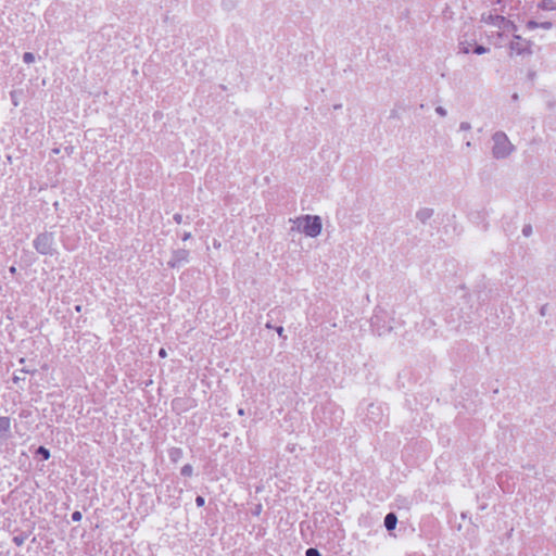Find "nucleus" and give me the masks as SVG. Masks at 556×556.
<instances>
[{
  "mask_svg": "<svg viewBox=\"0 0 556 556\" xmlns=\"http://www.w3.org/2000/svg\"><path fill=\"white\" fill-rule=\"evenodd\" d=\"M291 232L304 233L306 237L316 238L321 233L323 223L318 215H301L290 218Z\"/></svg>",
  "mask_w": 556,
  "mask_h": 556,
  "instance_id": "obj_1",
  "label": "nucleus"
},
{
  "mask_svg": "<svg viewBox=\"0 0 556 556\" xmlns=\"http://www.w3.org/2000/svg\"><path fill=\"white\" fill-rule=\"evenodd\" d=\"M492 156L496 160L507 159L515 151L514 144L504 131L492 135Z\"/></svg>",
  "mask_w": 556,
  "mask_h": 556,
  "instance_id": "obj_2",
  "label": "nucleus"
},
{
  "mask_svg": "<svg viewBox=\"0 0 556 556\" xmlns=\"http://www.w3.org/2000/svg\"><path fill=\"white\" fill-rule=\"evenodd\" d=\"M34 248L35 250L43 255H53L54 250V236L52 232H41L36 236L34 239Z\"/></svg>",
  "mask_w": 556,
  "mask_h": 556,
  "instance_id": "obj_3",
  "label": "nucleus"
},
{
  "mask_svg": "<svg viewBox=\"0 0 556 556\" xmlns=\"http://www.w3.org/2000/svg\"><path fill=\"white\" fill-rule=\"evenodd\" d=\"M509 52L510 55H530L532 54V43L519 35H515L509 42Z\"/></svg>",
  "mask_w": 556,
  "mask_h": 556,
  "instance_id": "obj_4",
  "label": "nucleus"
},
{
  "mask_svg": "<svg viewBox=\"0 0 556 556\" xmlns=\"http://www.w3.org/2000/svg\"><path fill=\"white\" fill-rule=\"evenodd\" d=\"M190 253L186 249L172 251L170 260L167 262L169 268H178L189 262Z\"/></svg>",
  "mask_w": 556,
  "mask_h": 556,
  "instance_id": "obj_5",
  "label": "nucleus"
},
{
  "mask_svg": "<svg viewBox=\"0 0 556 556\" xmlns=\"http://www.w3.org/2000/svg\"><path fill=\"white\" fill-rule=\"evenodd\" d=\"M11 421L9 417H0V442L9 438Z\"/></svg>",
  "mask_w": 556,
  "mask_h": 556,
  "instance_id": "obj_6",
  "label": "nucleus"
},
{
  "mask_svg": "<svg viewBox=\"0 0 556 556\" xmlns=\"http://www.w3.org/2000/svg\"><path fill=\"white\" fill-rule=\"evenodd\" d=\"M433 210L430 208V207H422L420 208L417 213H416V217L418 218V220H420L421 223H426L427 220H429L432 216H433Z\"/></svg>",
  "mask_w": 556,
  "mask_h": 556,
  "instance_id": "obj_7",
  "label": "nucleus"
},
{
  "mask_svg": "<svg viewBox=\"0 0 556 556\" xmlns=\"http://www.w3.org/2000/svg\"><path fill=\"white\" fill-rule=\"evenodd\" d=\"M496 21L498 22V24H497L498 27L503 28L504 30H508V31L517 30L516 25L513 22L505 20L503 16H496Z\"/></svg>",
  "mask_w": 556,
  "mask_h": 556,
  "instance_id": "obj_8",
  "label": "nucleus"
},
{
  "mask_svg": "<svg viewBox=\"0 0 556 556\" xmlns=\"http://www.w3.org/2000/svg\"><path fill=\"white\" fill-rule=\"evenodd\" d=\"M397 518L393 513H390L384 518V527L387 530H393L396 527Z\"/></svg>",
  "mask_w": 556,
  "mask_h": 556,
  "instance_id": "obj_9",
  "label": "nucleus"
},
{
  "mask_svg": "<svg viewBox=\"0 0 556 556\" xmlns=\"http://www.w3.org/2000/svg\"><path fill=\"white\" fill-rule=\"evenodd\" d=\"M168 456H169V459L174 463H177L181 459L182 457V450L179 448V447H172L169 451H168Z\"/></svg>",
  "mask_w": 556,
  "mask_h": 556,
  "instance_id": "obj_10",
  "label": "nucleus"
},
{
  "mask_svg": "<svg viewBox=\"0 0 556 556\" xmlns=\"http://www.w3.org/2000/svg\"><path fill=\"white\" fill-rule=\"evenodd\" d=\"M541 8L543 10H556V0H542Z\"/></svg>",
  "mask_w": 556,
  "mask_h": 556,
  "instance_id": "obj_11",
  "label": "nucleus"
},
{
  "mask_svg": "<svg viewBox=\"0 0 556 556\" xmlns=\"http://www.w3.org/2000/svg\"><path fill=\"white\" fill-rule=\"evenodd\" d=\"M470 47H471V45L469 42L465 41V42L459 43L458 49H459L460 53L467 54L470 52Z\"/></svg>",
  "mask_w": 556,
  "mask_h": 556,
  "instance_id": "obj_12",
  "label": "nucleus"
},
{
  "mask_svg": "<svg viewBox=\"0 0 556 556\" xmlns=\"http://www.w3.org/2000/svg\"><path fill=\"white\" fill-rule=\"evenodd\" d=\"M193 473V468L191 465L187 464L181 468V475L185 477H191Z\"/></svg>",
  "mask_w": 556,
  "mask_h": 556,
  "instance_id": "obj_13",
  "label": "nucleus"
},
{
  "mask_svg": "<svg viewBox=\"0 0 556 556\" xmlns=\"http://www.w3.org/2000/svg\"><path fill=\"white\" fill-rule=\"evenodd\" d=\"M35 60H36V58H35V55H34V53H31V52H25V53L23 54V61H24L25 63H27V64L34 63V62H35Z\"/></svg>",
  "mask_w": 556,
  "mask_h": 556,
  "instance_id": "obj_14",
  "label": "nucleus"
},
{
  "mask_svg": "<svg viewBox=\"0 0 556 556\" xmlns=\"http://www.w3.org/2000/svg\"><path fill=\"white\" fill-rule=\"evenodd\" d=\"M37 453H38V454H40V455H42V457H43L45 459H49V458H50V452H49V450H47V448H46V447H43V446H40V447L37 450Z\"/></svg>",
  "mask_w": 556,
  "mask_h": 556,
  "instance_id": "obj_15",
  "label": "nucleus"
},
{
  "mask_svg": "<svg viewBox=\"0 0 556 556\" xmlns=\"http://www.w3.org/2000/svg\"><path fill=\"white\" fill-rule=\"evenodd\" d=\"M26 538L24 535H16L13 538V542L17 545V546H22L25 542Z\"/></svg>",
  "mask_w": 556,
  "mask_h": 556,
  "instance_id": "obj_16",
  "label": "nucleus"
},
{
  "mask_svg": "<svg viewBox=\"0 0 556 556\" xmlns=\"http://www.w3.org/2000/svg\"><path fill=\"white\" fill-rule=\"evenodd\" d=\"M459 129L463 131H469L471 129V125L468 122H462L459 124Z\"/></svg>",
  "mask_w": 556,
  "mask_h": 556,
  "instance_id": "obj_17",
  "label": "nucleus"
},
{
  "mask_svg": "<svg viewBox=\"0 0 556 556\" xmlns=\"http://www.w3.org/2000/svg\"><path fill=\"white\" fill-rule=\"evenodd\" d=\"M475 53L477 54H484L488 52V49L483 46H477L473 50Z\"/></svg>",
  "mask_w": 556,
  "mask_h": 556,
  "instance_id": "obj_18",
  "label": "nucleus"
},
{
  "mask_svg": "<svg viewBox=\"0 0 556 556\" xmlns=\"http://www.w3.org/2000/svg\"><path fill=\"white\" fill-rule=\"evenodd\" d=\"M306 556H320L316 548H308L305 553Z\"/></svg>",
  "mask_w": 556,
  "mask_h": 556,
  "instance_id": "obj_19",
  "label": "nucleus"
},
{
  "mask_svg": "<svg viewBox=\"0 0 556 556\" xmlns=\"http://www.w3.org/2000/svg\"><path fill=\"white\" fill-rule=\"evenodd\" d=\"M81 517H83V516H81V513H80V511H78V510H77V511H74V513L72 514V519H73V521H80V520H81Z\"/></svg>",
  "mask_w": 556,
  "mask_h": 556,
  "instance_id": "obj_20",
  "label": "nucleus"
},
{
  "mask_svg": "<svg viewBox=\"0 0 556 556\" xmlns=\"http://www.w3.org/2000/svg\"><path fill=\"white\" fill-rule=\"evenodd\" d=\"M435 112L442 117L446 116L447 114L446 110L442 106H437Z\"/></svg>",
  "mask_w": 556,
  "mask_h": 556,
  "instance_id": "obj_21",
  "label": "nucleus"
},
{
  "mask_svg": "<svg viewBox=\"0 0 556 556\" xmlns=\"http://www.w3.org/2000/svg\"><path fill=\"white\" fill-rule=\"evenodd\" d=\"M526 26L528 29H534V28L539 27V23H536L534 21H529Z\"/></svg>",
  "mask_w": 556,
  "mask_h": 556,
  "instance_id": "obj_22",
  "label": "nucleus"
},
{
  "mask_svg": "<svg viewBox=\"0 0 556 556\" xmlns=\"http://www.w3.org/2000/svg\"><path fill=\"white\" fill-rule=\"evenodd\" d=\"M539 27L544 28V29H551L552 28V23L551 22H543V23L539 24Z\"/></svg>",
  "mask_w": 556,
  "mask_h": 556,
  "instance_id": "obj_23",
  "label": "nucleus"
},
{
  "mask_svg": "<svg viewBox=\"0 0 556 556\" xmlns=\"http://www.w3.org/2000/svg\"><path fill=\"white\" fill-rule=\"evenodd\" d=\"M10 94H11V98H12L13 105L17 106L18 105V101H17V98H16V91H12Z\"/></svg>",
  "mask_w": 556,
  "mask_h": 556,
  "instance_id": "obj_24",
  "label": "nucleus"
},
{
  "mask_svg": "<svg viewBox=\"0 0 556 556\" xmlns=\"http://www.w3.org/2000/svg\"><path fill=\"white\" fill-rule=\"evenodd\" d=\"M261 511H262V505L258 504L255 506V508L253 510V515L258 516L261 514Z\"/></svg>",
  "mask_w": 556,
  "mask_h": 556,
  "instance_id": "obj_25",
  "label": "nucleus"
},
{
  "mask_svg": "<svg viewBox=\"0 0 556 556\" xmlns=\"http://www.w3.org/2000/svg\"><path fill=\"white\" fill-rule=\"evenodd\" d=\"M174 220H175L177 224H181V223H182V215H181V214H175V215H174Z\"/></svg>",
  "mask_w": 556,
  "mask_h": 556,
  "instance_id": "obj_26",
  "label": "nucleus"
},
{
  "mask_svg": "<svg viewBox=\"0 0 556 556\" xmlns=\"http://www.w3.org/2000/svg\"><path fill=\"white\" fill-rule=\"evenodd\" d=\"M195 503H197L198 506H203L205 501H204V498L202 496H198L195 498Z\"/></svg>",
  "mask_w": 556,
  "mask_h": 556,
  "instance_id": "obj_27",
  "label": "nucleus"
},
{
  "mask_svg": "<svg viewBox=\"0 0 556 556\" xmlns=\"http://www.w3.org/2000/svg\"><path fill=\"white\" fill-rule=\"evenodd\" d=\"M159 355H160V357L165 358V357L167 356V352H166V350L162 348V349L159 351Z\"/></svg>",
  "mask_w": 556,
  "mask_h": 556,
  "instance_id": "obj_28",
  "label": "nucleus"
},
{
  "mask_svg": "<svg viewBox=\"0 0 556 556\" xmlns=\"http://www.w3.org/2000/svg\"><path fill=\"white\" fill-rule=\"evenodd\" d=\"M276 331H277L278 336H280V337H282V336H283V327H281V326H280V327H277V328H276Z\"/></svg>",
  "mask_w": 556,
  "mask_h": 556,
  "instance_id": "obj_29",
  "label": "nucleus"
},
{
  "mask_svg": "<svg viewBox=\"0 0 556 556\" xmlns=\"http://www.w3.org/2000/svg\"><path fill=\"white\" fill-rule=\"evenodd\" d=\"M191 238V233L190 232H185L184 236H182V240L184 241H187Z\"/></svg>",
  "mask_w": 556,
  "mask_h": 556,
  "instance_id": "obj_30",
  "label": "nucleus"
},
{
  "mask_svg": "<svg viewBox=\"0 0 556 556\" xmlns=\"http://www.w3.org/2000/svg\"><path fill=\"white\" fill-rule=\"evenodd\" d=\"M213 245H214L215 249H219L222 244H220L219 241L214 240Z\"/></svg>",
  "mask_w": 556,
  "mask_h": 556,
  "instance_id": "obj_31",
  "label": "nucleus"
},
{
  "mask_svg": "<svg viewBox=\"0 0 556 556\" xmlns=\"http://www.w3.org/2000/svg\"><path fill=\"white\" fill-rule=\"evenodd\" d=\"M9 270H10L11 274H15L16 273V268L14 266H11Z\"/></svg>",
  "mask_w": 556,
  "mask_h": 556,
  "instance_id": "obj_32",
  "label": "nucleus"
},
{
  "mask_svg": "<svg viewBox=\"0 0 556 556\" xmlns=\"http://www.w3.org/2000/svg\"><path fill=\"white\" fill-rule=\"evenodd\" d=\"M238 414H239L240 416H243V415H244V409H243V408H240V409L238 410Z\"/></svg>",
  "mask_w": 556,
  "mask_h": 556,
  "instance_id": "obj_33",
  "label": "nucleus"
},
{
  "mask_svg": "<svg viewBox=\"0 0 556 556\" xmlns=\"http://www.w3.org/2000/svg\"><path fill=\"white\" fill-rule=\"evenodd\" d=\"M52 152H53V153H55V154H58V153H60V149H59V148H55V149H53V150H52Z\"/></svg>",
  "mask_w": 556,
  "mask_h": 556,
  "instance_id": "obj_34",
  "label": "nucleus"
},
{
  "mask_svg": "<svg viewBox=\"0 0 556 556\" xmlns=\"http://www.w3.org/2000/svg\"><path fill=\"white\" fill-rule=\"evenodd\" d=\"M75 311H76V312H80V311H81V306H80V305H77V306L75 307Z\"/></svg>",
  "mask_w": 556,
  "mask_h": 556,
  "instance_id": "obj_35",
  "label": "nucleus"
},
{
  "mask_svg": "<svg viewBox=\"0 0 556 556\" xmlns=\"http://www.w3.org/2000/svg\"><path fill=\"white\" fill-rule=\"evenodd\" d=\"M529 231H530V228H529V229H528V228H525V229H523V233H525V235H528V233H529Z\"/></svg>",
  "mask_w": 556,
  "mask_h": 556,
  "instance_id": "obj_36",
  "label": "nucleus"
},
{
  "mask_svg": "<svg viewBox=\"0 0 556 556\" xmlns=\"http://www.w3.org/2000/svg\"><path fill=\"white\" fill-rule=\"evenodd\" d=\"M466 147L470 148V147H471V142H470V141H467V142H466Z\"/></svg>",
  "mask_w": 556,
  "mask_h": 556,
  "instance_id": "obj_37",
  "label": "nucleus"
},
{
  "mask_svg": "<svg viewBox=\"0 0 556 556\" xmlns=\"http://www.w3.org/2000/svg\"><path fill=\"white\" fill-rule=\"evenodd\" d=\"M72 150H73V148H66V151H67L68 153H71V152H72Z\"/></svg>",
  "mask_w": 556,
  "mask_h": 556,
  "instance_id": "obj_38",
  "label": "nucleus"
}]
</instances>
